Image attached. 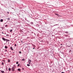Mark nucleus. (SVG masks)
<instances>
[{"mask_svg": "<svg viewBox=\"0 0 73 73\" xmlns=\"http://www.w3.org/2000/svg\"><path fill=\"white\" fill-rule=\"evenodd\" d=\"M15 68H16V67H14V66H13L12 68V71H14L15 70Z\"/></svg>", "mask_w": 73, "mask_h": 73, "instance_id": "1", "label": "nucleus"}, {"mask_svg": "<svg viewBox=\"0 0 73 73\" xmlns=\"http://www.w3.org/2000/svg\"><path fill=\"white\" fill-rule=\"evenodd\" d=\"M2 39L3 40V41H6L7 40V39H5L4 37L2 38Z\"/></svg>", "mask_w": 73, "mask_h": 73, "instance_id": "2", "label": "nucleus"}, {"mask_svg": "<svg viewBox=\"0 0 73 73\" xmlns=\"http://www.w3.org/2000/svg\"><path fill=\"white\" fill-rule=\"evenodd\" d=\"M0 22H3V19H1L0 20Z\"/></svg>", "mask_w": 73, "mask_h": 73, "instance_id": "3", "label": "nucleus"}, {"mask_svg": "<svg viewBox=\"0 0 73 73\" xmlns=\"http://www.w3.org/2000/svg\"><path fill=\"white\" fill-rule=\"evenodd\" d=\"M0 72L2 73H4V71L1 70L0 71Z\"/></svg>", "mask_w": 73, "mask_h": 73, "instance_id": "4", "label": "nucleus"}, {"mask_svg": "<svg viewBox=\"0 0 73 73\" xmlns=\"http://www.w3.org/2000/svg\"><path fill=\"white\" fill-rule=\"evenodd\" d=\"M10 49L11 50H13V49L12 47H11Z\"/></svg>", "mask_w": 73, "mask_h": 73, "instance_id": "5", "label": "nucleus"}, {"mask_svg": "<svg viewBox=\"0 0 73 73\" xmlns=\"http://www.w3.org/2000/svg\"><path fill=\"white\" fill-rule=\"evenodd\" d=\"M6 71H7V70H8V67L6 66Z\"/></svg>", "mask_w": 73, "mask_h": 73, "instance_id": "6", "label": "nucleus"}, {"mask_svg": "<svg viewBox=\"0 0 73 73\" xmlns=\"http://www.w3.org/2000/svg\"><path fill=\"white\" fill-rule=\"evenodd\" d=\"M32 46H33V47H34V48H35L36 47V46H35L34 44H33Z\"/></svg>", "mask_w": 73, "mask_h": 73, "instance_id": "7", "label": "nucleus"}, {"mask_svg": "<svg viewBox=\"0 0 73 73\" xmlns=\"http://www.w3.org/2000/svg\"><path fill=\"white\" fill-rule=\"evenodd\" d=\"M10 41L9 40L7 39H6V41H7V42H8V41Z\"/></svg>", "mask_w": 73, "mask_h": 73, "instance_id": "8", "label": "nucleus"}, {"mask_svg": "<svg viewBox=\"0 0 73 73\" xmlns=\"http://www.w3.org/2000/svg\"><path fill=\"white\" fill-rule=\"evenodd\" d=\"M5 49H7V48H8V47L7 46H5Z\"/></svg>", "mask_w": 73, "mask_h": 73, "instance_id": "9", "label": "nucleus"}, {"mask_svg": "<svg viewBox=\"0 0 73 73\" xmlns=\"http://www.w3.org/2000/svg\"><path fill=\"white\" fill-rule=\"evenodd\" d=\"M18 71H20L21 70V69H20V68H18Z\"/></svg>", "mask_w": 73, "mask_h": 73, "instance_id": "10", "label": "nucleus"}, {"mask_svg": "<svg viewBox=\"0 0 73 73\" xmlns=\"http://www.w3.org/2000/svg\"><path fill=\"white\" fill-rule=\"evenodd\" d=\"M8 70L9 71H11V67H10V68H9Z\"/></svg>", "mask_w": 73, "mask_h": 73, "instance_id": "11", "label": "nucleus"}, {"mask_svg": "<svg viewBox=\"0 0 73 73\" xmlns=\"http://www.w3.org/2000/svg\"><path fill=\"white\" fill-rule=\"evenodd\" d=\"M65 33H66L68 34V31H66L65 32Z\"/></svg>", "mask_w": 73, "mask_h": 73, "instance_id": "12", "label": "nucleus"}, {"mask_svg": "<svg viewBox=\"0 0 73 73\" xmlns=\"http://www.w3.org/2000/svg\"><path fill=\"white\" fill-rule=\"evenodd\" d=\"M56 25H58V24H56V25H54L53 26V27H54V26H56Z\"/></svg>", "mask_w": 73, "mask_h": 73, "instance_id": "13", "label": "nucleus"}, {"mask_svg": "<svg viewBox=\"0 0 73 73\" xmlns=\"http://www.w3.org/2000/svg\"><path fill=\"white\" fill-rule=\"evenodd\" d=\"M28 62H31V60L30 59L29 60Z\"/></svg>", "mask_w": 73, "mask_h": 73, "instance_id": "14", "label": "nucleus"}, {"mask_svg": "<svg viewBox=\"0 0 73 73\" xmlns=\"http://www.w3.org/2000/svg\"><path fill=\"white\" fill-rule=\"evenodd\" d=\"M18 63H19V62H18V61H17V62H16V64H18Z\"/></svg>", "mask_w": 73, "mask_h": 73, "instance_id": "15", "label": "nucleus"}, {"mask_svg": "<svg viewBox=\"0 0 73 73\" xmlns=\"http://www.w3.org/2000/svg\"><path fill=\"white\" fill-rule=\"evenodd\" d=\"M8 62H11V61H10V60H8Z\"/></svg>", "mask_w": 73, "mask_h": 73, "instance_id": "16", "label": "nucleus"}, {"mask_svg": "<svg viewBox=\"0 0 73 73\" xmlns=\"http://www.w3.org/2000/svg\"><path fill=\"white\" fill-rule=\"evenodd\" d=\"M31 24H32V25H33V22H31Z\"/></svg>", "mask_w": 73, "mask_h": 73, "instance_id": "17", "label": "nucleus"}, {"mask_svg": "<svg viewBox=\"0 0 73 73\" xmlns=\"http://www.w3.org/2000/svg\"><path fill=\"white\" fill-rule=\"evenodd\" d=\"M2 65H4V63L3 62H2Z\"/></svg>", "mask_w": 73, "mask_h": 73, "instance_id": "18", "label": "nucleus"}, {"mask_svg": "<svg viewBox=\"0 0 73 73\" xmlns=\"http://www.w3.org/2000/svg\"><path fill=\"white\" fill-rule=\"evenodd\" d=\"M27 66H30V65L29 64H27Z\"/></svg>", "mask_w": 73, "mask_h": 73, "instance_id": "19", "label": "nucleus"}, {"mask_svg": "<svg viewBox=\"0 0 73 73\" xmlns=\"http://www.w3.org/2000/svg\"><path fill=\"white\" fill-rule=\"evenodd\" d=\"M6 36H8V37L9 36V35L8 34H6Z\"/></svg>", "mask_w": 73, "mask_h": 73, "instance_id": "20", "label": "nucleus"}, {"mask_svg": "<svg viewBox=\"0 0 73 73\" xmlns=\"http://www.w3.org/2000/svg\"><path fill=\"white\" fill-rule=\"evenodd\" d=\"M22 61H25V59H22Z\"/></svg>", "mask_w": 73, "mask_h": 73, "instance_id": "21", "label": "nucleus"}, {"mask_svg": "<svg viewBox=\"0 0 73 73\" xmlns=\"http://www.w3.org/2000/svg\"><path fill=\"white\" fill-rule=\"evenodd\" d=\"M10 32H12V29L10 31Z\"/></svg>", "mask_w": 73, "mask_h": 73, "instance_id": "22", "label": "nucleus"}, {"mask_svg": "<svg viewBox=\"0 0 73 73\" xmlns=\"http://www.w3.org/2000/svg\"><path fill=\"white\" fill-rule=\"evenodd\" d=\"M19 53H20V54L21 53V51H19Z\"/></svg>", "mask_w": 73, "mask_h": 73, "instance_id": "23", "label": "nucleus"}, {"mask_svg": "<svg viewBox=\"0 0 73 73\" xmlns=\"http://www.w3.org/2000/svg\"><path fill=\"white\" fill-rule=\"evenodd\" d=\"M14 45L15 46H17V44H15Z\"/></svg>", "mask_w": 73, "mask_h": 73, "instance_id": "24", "label": "nucleus"}, {"mask_svg": "<svg viewBox=\"0 0 73 73\" xmlns=\"http://www.w3.org/2000/svg\"><path fill=\"white\" fill-rule=\"evenodd\" d=\"M8 26V25H6L5 26V27H7Z\"/></svg>", "mask_w": 73, "mask_h": 73, "instance_id": "25", "label": "nucleus"}, {"mask_svg": "<svg viewBox=\"0 0 73 73\" xmlns=\"http://www.w3.org/2000/svg\"><path fill=\"white\" fill-rule=\"evenodd\" d=\"M19 65H20V64H18L17 65V66H19Z\"/></svg>", "mask_w": 73, "mask_h": 73, "instance_id": "26", "label": "nucleus"}, {"mask_svg": "<svg viewBox=\"0 0 73 73\" xmlns=\"http://www.w3.org/2000/svg\"><path fill=\"white\" fill-rule=\"evenodd\" d=\"M55 14L56 15H57V16H58V14Z\"/></svg>", "mask_w": 73, "mask_h": 73, "instance_id": "27", "label": "nucleus"}, {"mask_svg": "<svg viewBox=\"0 0 73 73\" xmlns=\"http://www.w3.org/2000/svg\"><path fill=\"white\" fill-rule=\"evenodd\" d=\"M5 52H7V50L6 49V50H5Z\"/></svg>", "mask_w": 73, "mask_h": 73, "instance_id": "28", "label": "nucleus"}, {"mask_svg": "<svg viewBox=\"0 0 73 73\" xmlns=\"http://www.w3.org/2000/svg\"><path fill=\"white\" fill-rule=\"evenodd\" d=\"M8 19L9 20H10V18H8V19Z\"/></svg>", "mask_w": 73, "mask_h": 73, "instance_id": "29", "label": "nucleus"}, {"mask_svg": "<svg viewBox=\"0 0 73 73\" xmlns=\"http://www.w3.org/2000/svg\"><path fill=\"white\" fill-rule=\"evenodd\" d=\"M9 12H7V14H9Z\"/></svg>", "mask_w": 73, "mask_h": 73, "instance_id": "30", "label": "nucleus"}, {"mask_svg": "<svg viewBox=\"0 0 73 73\" xmlns=\"http://www.w3.org/2000/svg\"><path fill=\"white\" fill-rule=\"evenodd\" d=\"M1 28L2 29V30L3 29V27H1Z\"/></svg>", "mask_w": 73, "mask_h": 73, "instance_id": "31", "label": "nucleus"}, {"mask_svg": "<svg viewBox=\"0 0 73 73\" xmlns=\"http://www.w3.org/2000/svg\"><path fill=\"white\" fill-rule=\"evenodd\" d=\"M2 33H3V34H4L3 33V32Z\"/></svg>", "mask_w": 73, "mask_h": 73, "instance_id": "32", "label": "nucleus"}, {"mask_svg": "<svg viewBox=\"0 0 73 73\" xmlns=\"http://www.w3.org/2000/svg\"><path fill=\"white\" fill-rule=\"evenodd\" d=\"M22 69H23V70H24V68H22Z\"/></svg>", "mask_w": 73, "mask_h": 73, "instance_id": "33", "label": "nucleus"}, {"mask_svg": "<svg viewBox=\"0 0 73 73\" xmlns=\"http://www.w3.org/2000/svg\"><path fill=\"white\" fill-rule=\"evenodd\" d=\"M61 73H64V72H61Z\"/></svg>", "mask_w": 73, "mask_h": 73, "instance_id": "34", "label": "nucleus"}, {"mask_svg": "<svg viewBox=\"0 0 73 73\" xmlns=\"http://www.w3.org/2000/svg\"><path fill=\"white\" fill-rule=\"evenodd\" d=\"M35 48H33V49H35Z\"/></svg>", "mask_w": 73, "mask_h": 73, "instance_id": "35", "label": "nucleus"}, {"mask_svg": "<svg viewBox=\"0 0 73 73\" xmlns=\"http://www.w3.org/2000/svg\"><path fill=\"white\" fill-rule=\"evenodd\" d=\"M29 64L31 63V62H29Z\"/></svg>", "mask_w": 73, "mask_h": 73, "instance_id": "36", "label": "nucleus"}, {"mask_svg": "<svg viewBox=\"0 0 73 73\" xmlns=\"http://www.w3.org/2000/svg\"><path fill=\"white\" fill-rule=\"evenodd\" d=\"M13 66H15V65H13Z\"/></svg>", "mask_w": 73, "mask_h": 73, "instance_id": "37", "label": "nucleus"}, {"mask_svg": "<svg viewBox=\"0 0 73 73\" xmlns=\"http://www.w3.org/2000/svg\"><path fill=\"white\" fill-rule=\"evenodd\" d=\"M41 41V42H42V41Z\"/></svg>", "mask_w": 73, "mask_h": 73, "instance_id": "38", "label": "nucleus"}, {"mask_svg": "<svg viewBox=\"0 0 73 73\" xmlns=\"http://www.w3.org/2000/svg\"><path fill=\"white\" fill-rule=\"evenodd\" d=\"M8 42L6 41V42Z\"/></svg>", "mask_w": 73, "mask_h": 73, "instance_id": "39", "label": "nucleus"}]
</instances>
